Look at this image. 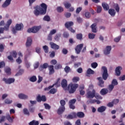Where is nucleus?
Segmentation results:
<instances>
[{
    "label": "nucleus",
    "instance_id": "14",
    "mask_svg": "<svg viewBox=\"0 0 125 125\" xmlns=\"http://www.w3.org/2000/svg\"><path fill=\"white\" fill-rule=\"evenodd\" d=\"M50 45L51 48H52V49H54V50H58V49L60 48V47L59 46V45L56 44L53 42H50Z\"/></svg>",
    "mask_w": 125,
    "mask_h": 125
},
{
    "label": "nucleus",
    "instance_id": "33",
    "mask_svg": "<svg viewBox=\"0 0 125 125\" xmlns=\"http://www.w3.org/2000/svg\"><path fill=\"white\" fill-rule=\"evenodd\" d=\"M76 39L79 40V41H82L83 40V34L79 33L76 35Z\"/></svg>",
    "mask_w": 125,
    "mask_h": 125
},
{
    "label": "nucleus",
    "instance_id": "53",
    "mask_svg": "<svg viewBox=\"0 0 125 125\" xmlns=\"http://www.w3.org/2000/svg\"><path fill=\"white\" fill-rule=\"evenodd\" d=\"M114 87H115V86L112 84L109 85L108 89H109V91H112V90H113V89H114Z\"/></svg>",
    "mask_w": 125,
    "mask_h": 125
},
{
    "label": "nucleus",
    "instance_id": "26",
    "mask_svg": "<svg viewBox=\"0 0 125 125\" xmlns=\"http://www.w3.org/2000/svg\"><path fill=\"white\" fill-rule=\"evenodd\" d=\"M63 4L64 6V7H65L66 9H69V8H70V7L72 6V4H71V3L66 1H64Z\"/></svg>",
    "mask_w": 125,
    "mask_h": 125
},
{
    "label": "nucleus",
    "instance_id": "13",
    "mask_svg": "<svg viewBox=\"0 0 125 125\" xmlns=\"http://www.w3.org/2000/svg\"><path fill=\"white\" fill-rule=\"evenodd\" d=\"M97 80L99 81L98 85L100 86V87H104V81H103L102 77H98L97 78Z\"/></svg>",
    "mask_w": 125,
    "mask_h": 125
},
{
    "label": "nucleus",
    "instance_id": "19",
    "mask_svg": "<svg viewBox=\"0 0 125 125\" xmlns=\"http://www.w3.org/2000/svg\"><path fill=\"white\" fill-rule=\"evenodd\" d=\"M61 85L62 88H66L68 86V82L66 79H62L61 82Z\"/></svg>",
    "mask_w": 125,
    "mask_h": 125
},
{
    "label": "nucleus",
    "instance_id": "25",
    "mask_svg": "<svg viewBox=\"0 0 125 125\" xmlns=\"http://www.w3.org/2000/svg\"><path fill=\"white\" fill-rule=\"evenodd\" d=\"M106 106H101L98 108V112L99 113H103V112H105L106 111Z\"/></svg>",
    "mask_w": 125,
    "mask_h": 125
},
{
    "label": "nucleus",
    "instance_id": "5",
    "mask_svg": "<svg viewBox=\"0 0 125 125\" xmlns=\"http://www.w3.org/2000/svg\"><path fill=\"white\" fill-rule=\"evenodd\" d=\"M24 27V25H23V24L20 23V24H17L15 26V27H13L12 29V31L13 32V34H16L17 33V31H21L22 30V28Z\"/></svg>",
    "mask_w": 125,
    "mask_h": 125
},
{
    "label": "nucleus",
    "instance_id": "9",
    "mask_svg": "<svg viewBox=\"0 0 125 125\" xmlns=\"http://www.w3.org/2000/svg\"><path fill=\"white\" fill-rule=\"evenodd\" d=\"M36 100L37 102L39 103L42 102H42H45V101H46V97L44 95L41 96V95H38L36 98Z\"/></svg>",
    "mask_w": 125,
    "mask_h": 125
},
{
    "label": "nucleus",
    "instance_id": "23",
    "mask_svg": "<svg viewBox=\"0 0 125 125\" xmlns=\"http://www.w3.org/2000/svg\"><path fill=\"white\" fill-rule=\"evenodd\" d=\"M18 96L20 99H22L24 100L25 99H28V96L22 93L19 94Z\"/></svg>",
    "mask_w": 125,
    "mask_h": 125
},
{
    "label": "nucleus",
    "instance_id": "57",
    "mask_svg": "<svg viewBox=\"0 0 125 125\" xmlns=\"http://www.w3.org/2000/svg\"><path fill=\"white\" fill-rule=\"evenodd\" d=\"M4 50V46H3V44H0V52H3Z\"/></svg>",
    "mask_w": 125,
    "mask_h": 125
},
{
    "label": "nucleus",
    "instance_id": "31",
    "mask_svg": "<svg viewBox=\"0 0 125 125\" xmlns=\"http://www.w3.org/2000/svg\"><path fill=\"white\" fill-rule=\"evenodd\" d=\"M29 125H40V123H39V121H36L35 120L32 121L30 122L29 124Z\"/></svg>",
    "mask_w": 125,
    "mask_h": 125
},
{
    "label": "nucleus",
    "instance_id": "43",
    "mask_svg": "<svg viewBox=\"0 0 125 125\" xmlns=\"http://www.w3.org/2000/svg\"><path fill=\"white\" fill-rule=\"evenodd\" d=\"M23 113L24 114V115L30 116V112H29V110H28V109L27 108L23 109Z\"/></svg>",
    "mask_w": 125,
    "mask_h": 125
},
{
    "label": "nucleus",
    "instance_id": "40",
    "mask_svg": "<svg viewBox=\"0 0 125 125\" xmlns=\"http://www.w3.org/2000/svg\"><path fill=\"white\" fill-rule=\"evenodd\" d=\"M64 71L66 74H68L70 71H71V68L69 66H66L64 68Z\"/></svg>",
    "mask_w": 125,
    "mask_h": 125
},
{
    "label": "nucleus",
    "instance_id": "45",
    "mask_svg": "<svg viewBox=\"0 0 125 125\" xmlns=\"http://www.w3.org/2000/svg\"><path fill=\"white\" fill-rule=\"evenodd\" d=\"M91 66L92 68L96 69V68L97 67V66H98V64L97 63V62H93L91 63Z\"/></svg>",
    "mask_w": 125,
    "mask_h": 125
},
{
    "label": "nucleus",
    "instance_id": "41",
    "mask_svg": "<svg viewBox=\"0 0 125 125\" xmlns=\"http://www.w3.org/2000/svg\"><path fill=\"white\" fill-rule=\"evenodd\" d=\"M42 47L45 53H48V46L44 45Z\"/></svg>",
    "mask_w": 125,
    "mask_h": 125
},
{
    "label": "nucleus",
    "instance_id": "17",
    "mask_svg": "<svg viewBox=\"0 0 125 125\" xmlns=\"http://www.w3.org/2000/svg\"><path fill=\"white\" fill-rule=\"evenodd\" d=\"M123 69V67L121 66H118L115 69L116 76H121V70Z\"/></svg>",
    "mask_w": 125,
    "mask_h": 125
},
{
    "label": "nucleus",
    "instance_id": "18",
    "mask_svg": "<svg viewBox=\"0 0 125 125\" xmlns=\"http://www.w3.org/2000/svg\"><path fill=\"white\" fill-rule=\"evenodd\" d=\"M33 41L32 40V38L28 37L27 39V41L26 42V47H29L32 45V42Z\"/></svg>",
    "mask_w": 125,
    "mask_h": 125
},
{
    "label": "nucleus",
    "instance_id": "49",
    "mask_svg": "<svg viewBox=\"0 0 125 125\" xmlns=\"http://www.w3.org/2000/svg\"><path fill=\"white\" fill-rule=\"evenodd\" d=\"M61 68H62V65L61 64H58L55 66V69L56 70H59V69H61Z\"/></svg>",
    "mask_w": 125,
    "mask_h": 125
},
{
    "label": "nucleus",
    "instance_id": "36",
    "mask_svg": "<svg viewBox=\"0 0 125 125\" xmlns=\"http://www.w3.org/2000/svg\"><path fill=\"white\" fill-rule=\"evenodd\" d=\"M44 21H47V22H49L50 21V17L49 16H45L43 18Z\"/></svg>",
    "mask_w": 125,
    "mask_h": 125
},
{
    "label": "nucleus",
    "instance_id": "42",
    "mask_svg": "<svg viewBox=\"0 0 125 125\" xmlns=\"http://www.w3.org/2000/svg\"><path fill=\"white\" fill-rule=\"evenodd\" d=\"M4 103L5 104H11V103H12V100H10L9 99H6L4 101Z\"/></svg>",
    "mask_w": 125,
    "mask_h": 125
},
{
    "label": "nucleus",
    "instance_id": "24",
    "mask_svg": "<svg viewBox=\"0 0 125 125\" xmlns=\"http://www.w3.org/2000/svg\"><path fill=\"white\" fill-rule=\"evenodd\" d=\"M4 71L8 76H10L11 75V69L10 67H6L4 68Z\"/></svg>",
    "mask_w": 125,
    "mask_h": 125
},
{
    "label": "nucleus",
    "instance_id": "8",
    "mask_svg": "<svg viewBox=\"0 0 125 125\" xmlns=\"http://www.w3.org/2000/svg\"><path fill=\"white\" fill-rule=\"evenodd\" d=\"M83 43L77 45L75 48L76 53L80 54L81 51H82V49H83Z\"/></svg>",
    "mask_w": 125,
    "mask_h": 125
},
{
    "label": "nucleus",
    "instance_id": "37",
    "mask_svg": "<svg viewBox=\"0 0 125 125\" xmlns=\"http://www.w3.org/2000/svg\"><path fill=\"white\" fill-rule=\"evenodd\" d=\"M111 84H112V85H114V86L115 85H118V81H117L116 79H113V80L111 82Z\"/></svg>",
    "mask_w": 125,
    "mask_h": 125
},
{
    "label": "nucleus",
    "instance_id": "12",
    "mask_svg": "<svg viewBox=\"0 0 125 125\" xmlns=\"http://www.w3.org/2000/svg\"><path fill=\"white\" fill-rule=\"evenodd\" d=\"M94 97H95V90H93L92 92L89 91L87 92V98H93Z\"/></svg>",
    "mask_w": 125,
    "mask_h": 125
},
{
    "label": "nucleus",
    "instance_id": "50",
    "mask_svg": "<svg viewBox=\"0 0 125 125\" xmlns=\"http://www.w3.org/2000/svg\"><path fill=\"white\" fill-rule=\"evenodd\" d=\"M7 120L9 122V123H13V119H12V118H11L9 115L7 117Z\"/></svg>",
    "mask_w": 125,
    "mask_h": 125
},
{
    "label": "nucleus",
    "instance_id": "35",
    "mask_svg": "<svg viewBox=\"0 0 125 125\" xmlns=\"http://www.w3.org/2000/svg\"><path fill=\"white\" fill-rule=\"evenodd\" d=\"M29 81L30 82H32V83H35V82L37 81V77L36 76H33L31 77H30Z\"/></svg>",
    "mask_w": 125,
    "mask_h": 125
},
{
    "label": "nucleus",
    "instance_id": "47",
    "mask_svg": "<svg viewBox=\"0 0 125 125\" xmlns=\"http://www.w3.org/2000/svg\"><path fill=\"white\" fill-rule=\"evenodd\" d=\"M97 13H100V12L102 11V7H101V6H97Z\"/></svg>",
    "mask_w": 125,
    "mask_h": 125
},
{
    "label": "nucleus",
    "instance_id": "7",
    "mask_svg": "<svg viewBox=\"0 0 125 125\" xmlns=\"http://www.w3.org/2000/svg\"><path fill=\"white\" fill-rule=\"evenodd\" d=\"M42 28L41 26H34L33 27L31 28H29L27 30V33H36L37 32H39L40 31V29Z\"/></svg>",
    "mask_w": 125,
    "mask_h": 125
},
{
    "label": "nucleus",
    "instance_id": "46",
    "mask_svg": "<svg viewBox=\"0 0 125 125\" xmlns=\"http://www.w3.org/2000/svg\"><path fill=\"white\" fill-rule=\"evenodd\" d=\"M57 10L58 12H62V11H64V9L61 6H59L57 8Z\"/></svg>",
    "mask_w": 125,
    "mask_h": 125
},
{
    "label": "nucleus",
    "instance_id": "30",
    "mask_svg": "<svg viewBox=\"0 0 125 125\" xmlns=\"http://www.w3.org/2000/svg\"><path fill=\"white\" fill-rule=\"evenodd\" d=\"M102 6L104 9V10H109V5H108L107 4H106L105 2L102 3Z\"/></svg>",
    "mask_w": 125,
    "mask_h": 125
},
{
    "label": "nucleus",
    "instance_id": "20",
    "mask_svg": "<svg viewBox=\"0 0 125 125\" xmlns=\"http://www.w3.org/2000/svg\"><path fill=\"white\" fill-rule=\"evenodd\" d=\"M10 3H11V0H6L2 5V7L5 8V7H7L8 5H10Z\"/></svg>",
    "mask_w": 125,
    "mask_h": 125
},
{
    "label": "nucleus",
    "instance_id": "51",
    "mask_svg": "<svg viewBox=\"0 0 125 125\" xmlns=\"http://www.w3.org/2000/svg\"><path fill=\"white\" fill-rule=\"evenodd\" d=\"M79 81H80V78L79 77H74L72 79V82H73V83H77Z\"/></svg>",
    "mask_w": 125,
    "mask_h": 125
},
{
    "label": "nucleus",
    "instance_id": "6",
    "mask_svg": "<svg viewBox=\"0 0 125 125\" xmlns=\"http://www.w3.org/2000/svg\"><path fill=\"white\" fill-rule=\"evenodd\" d=\"M102 69L103 70V73L102 74V78L104 81H106L109 77V74H108V69L106 66H103Z\"/></svg>",
    "mask_w": 125,
    "mask_h": 125
},
{
    "label": "nucleus",
    "instance_id": "16",
    "mask_svg": "<svg viewBox=\"0 0 125 125\" xmlns=\"http://www.w3.org/2000/svg\"><path fill=\"white\" fill-rule=\"evenodd\" d=\"M49 70V75H53L55 73V70H54V66L51 65L48 66Z\"/></svg>",
    "mask_w": 125,
    "mask_h": 125
},
{
    "label": "nucleus",
    "instance_id": "3",
    "mask_svg": "<svg viewBox=\"0 0 125 125\" xmlns=\"http://www.w3.org/2000/svg\"><path fill=\"white\" fill-rule=\"evenodd\" d=\"M60 103L61 104V106L57 111L58 115L63 114V112L65 111V105H66V102H65V100H61Z\"/></svg>",
    "mask_w": 125,
    "mask_h": 125
},
{
    "label": "nucleus",
    "instance_id": "63",
    "mask_svg": "<svg viewBox=\"0 0 125 125\" xmlns=\"http://www.w3.org/2000/svg\"><path fill=\"white\" fill-rule=\"evenodd\" d=\"M85 17H86V18H90V13H89V12H86L85 13Z\"/></svg>",
    "mask_w": 125,
    "mask_h": 125
},
{
    "label": "nucleus",
    "instance_id": "48",
    "mask_svg": "<svg viewBox=\"0 0 125 125\" xmlns=\"http://www.w3.org/2000/svg\"><path fill=\"white\" fill-rule=\"evenodd\" d=\"M44 106L45 107V109H46L47 110H50V108H51V106H50V105L48 104H44Z\"/></svg>",
    "mask_w": 125,
    "mask_h": 125
},
{
    "label": "nucleus",
    "instance_id": "56",
    "mask_svg": "<svg viewBox=\"0 0 125 125\" xmlns=\"http://www.w3.org/2000/svg\"><path fill=\"white\" fill-rule=\"evenodd\" d=\"M121 38L122 37L121 36H118V37L114 39V42H120V41H121Z\"/></svg>",
    "mask_w": 125,
    "mask_h": 125
},
{
    "label": "nucleus",
    "instance_id": "1",
    "mask_svg": "<svg viewBox=\"0 0 125 125\" xmlns=\"http://www.w3.org/2000/svg\"><path fill=\"white\" fill-rule=\"evenodd\" d=\"M34 8L35 10L34 11V13L36 16L44 15L46 13V10H47V5L44 3H42L40 6H36Z\"/></svg>",
    "mask_w": 125,
    "mask_h": 125
},
{
    "label": "nucleus",
    "instance_id": "11",
    "mask_svg": "<svg viewBox=\"0 0 125 125\" xmlns=\"http://www.w3.org/2000/svg\"><path fill=\"white\" fill-rule=\"evenodd\" d=\"M111 50H112V46H106L105 49L104 50V55H108L111 53Z\"/></svg>",
    "mask_w": 125,
    "mask_h": 125
},
{
    "label": "nucleus",
    "instance_id": "64",
    "mask_svg": "<svg viewBox=\"0 0 125 125\" xmlns=\"http://www.w3.org/2000/svg\"><path fill=\"white\" fill-rule=\"evenodd\" d=\"M76 125H81L82 123H81V119H78L75 122Z\"/></svg>",
    "mask_w": 125,
    "mask_h": 125
},
{
    "label": "nucleus",
    "instance_id": "61",
    "mask_svg": "<svg viewBox=\"0 0 125 125\" xmlns=\"http://www.w3.org/2000/svg\"><path fill=\"white\" fill-rule=\"evenodd\" d=\"M4 67H5V63L4 62H0V68H3Z\"/></svg>",
    "mask_w": 125,
    "mask_h": 125
},
{
    "label": "nucleus",
    "instance_id": "34",
    "mask_svg": "<svg viewBox=\"0 0 125 125\" xmlns=\"http://www.w3.org/2000/svg\"><path fill=\"white\" fill-rule=\"evenodd\" d=\"M87 75H94V71L91 68H88L87 70Z\"/></svg>",
    "mask_w": 125,
    "mask_h": 125
},
{
    "label": "nucleus",
    "instance_id": "32",
    "mask_svg": "<svg viewBox=\"0 0 125 125\" xmlns=\"http://www.w3.org/2000/svg\"><path fill=\"white\" fill-rule=\"evenodd\" d=\"M60 78H58L57 82L53 84L54 86H56V87H58L60 86Z\"/></svg>",
    "mask_w": 125,
    "mask_h": 125
},
{
    "label": "nucleus",
    "instance_id": "44",
    "mask_svg": "<svg viewBox=\"0 0 125 125\" xmlns=\"http://www.w3.org/2000/svg\"><path fill=\"white\" fill-rule=\"evenodd\" d=\"M11 55L12 56H13V57H14V58H16V57H17V52H16L15 51L12 52L11 53Z\"/></svg>",
    "mask_w": 125,
    "mask_h": 125
},
{
    "label": "nucleus",
    "instance_id": "62",
    "mask_svg": "<svg viewBox=\"0 0 125 125\" xmlns=\"http://www.w3.org/2000/svg\"><path fill=\"white\" fill-rule=\"evenodd\" d=\"M16 62L19 64H21V63H22V60H21V58H20V57H19L16 60Z\"/></svg>",
    "mask_w": 125,
    "mask_h": 125
},
{
    "label": "nucleus",
    "instance_id": "59",
    "mask_svg": "<svg viewBox=\"0 0 125 125\" xmlns=\"http://www.w3.org/2000/svg\"><path fill=\"white\" fill-rule=\"evenodd\" d=\"M76 101L77 100H76V99H73L72 100H70L69 103V104H75V103H76Z\"/></svg>",
    "mask_w": 125,
    "mask_h": 125
},
{
    "label": "nucleus",
    "instance_id": "28",
    "mask_svg": "<svg viewBox=\"0 0 125 125\" xmlns=\"http://www.w3.org/2000/svg\"><path fill=\"white\" fill-rule=\"evenodd\" d=\"M108 13L112 16L114 17L116 15V12L114 9H110L108 10Z\"/></svg>",
    "mask_w": 125,
    "mask_h": 125
},
{
    "label": "nucleus",
    "instance_id": "27",
    "mask_svg": "<svg viewBox=\"0 0 125 125\" xmlns=\"http://www.w3.org/2000/svg\"><path fill=\"white\" fill-rule=\"evenodd\" d=\"M77 117L80 119H82L83 118H84L85 114L83 112H78L77 113Z\"/></svg>",
    "mask_w": 125,
    "mask_h": 125
},
{
    "label": "nucleus",
    "instance_id": "21",
    "mask_svg": "<svg viewBox=\"0 0 125 125\" xmlns=\"http://www.w3.org/2000/svg\"><path fill=\"white\" fill-rule=\"evenodd\" d=\"M49 67V65H48V63H44L42 65H41L39 67V70L40 71H42L43 69H46L47 68H48Z\"/></svg>",
    "mask_w": 125,
    "mask_h": 125
},
{
    "label": "nucleus",
    "instance_id": "2",
    "mask_svg": "<svg viewBox=\"0 0 125 125\" xmlns=\"http://www.w3.org/2000/svg\"><path fill=\"white\" fill-rule=\"evenodd\" d=\"M79 87V84L77 83H71L69 84L67 86V90L70 94L75 93L77 88Z\"/></svg>",
    "mask_w": 125,
    "mask_h": 125
},
{
    "label": "nucleus",
    "instance_id": "52",
    "mask_svg": "<svg viewBox=\"0 0 125 125\" xmlns=\"http://www.w3.org/2000/svg\"><path fill=\"white\" fill-rule=\"evenodd\" d=\"M107 106L109 108H113V107H114V104L113 103V102L108 103L107 104Z\"/></svg>",
    "mask_w": 125,
    "mask_h": 125
},
{
    "label": "nucleus",
    "instance_id": "54",
    "mask_svg": "<svg viewBox=\"0 0 125 125\" xmlns=\"http://www.w3.org/2000/svg\"><path fill=\"white\" fill-rule=\"evenodd\" d=\"M116 11H117V12L119 13L120 12V7H119V4H117L115 7H114Z\"/></svg>",
    "mask_w": 125,
    "mask_h": 125
},
{
    "label": "nucleus",
    "instance_id": "4",
    "mask_svg": "<svg viewBox=\"0 0 125 125\" xmlns=\"http://www.w3.org/2000/svg\"><path fill=\"white\" fill-rule=\"evenodd\" d=\"M74 25V22L73 21H67L65 23V27H66L69 31H70L71 33H75L76 31L73 29L72 26Z\"/></svg>",
    "mask_w": 125,
    "mask_h": 125
},
{
    "label": "nucleus",
    "instance_id": "29",
    "mask_svg": "<svg viewBox=\"0 0 125 125\" xmlns=\"http://www.w3.org/2000/svg\"><path fill=\"white\" fill-rule=\"evenodd\" d=\"M109 92V91H108V89L106 88H103L100 91V94L102 95H105V94H107Z\"/></svg>",
    "mask_w": 125,
    "mask_h": 125
},
{
    "label": "nucleus",
    "instance_id": "10",
    "mask_svg": "<svg viewBox=\"0 0 125 125\" xmlns=\"http://www.w3.org/2000/svg\"><path fill=\"white\" fill-rule=\"evenodd\" d=\"M3 82H4L5 83H6L7 84H11V83H14L15 82V79L14 78H9L6 79L5 78H4L2 79Z\"/></svg>",
    "mask_w": 125,
    "mask_h": 125
},
{
    "label": "nucleus",
    "instance_id": "22",
    "mask_svg": "<svg viewBox=\"0 0 125 125\" xmlns=\"http://www.w3.org/2000/svg\"><path fill=\"white\" fill-rule=\"evenodd\" d=\"M12 23V20L11 19L8 20L7 22V24L5 26V31H8V30H9V27L10 25H11Z\"/></svg>",
    "mask_w": 125,
    "mask_h": 125
},
{
    "label": "nucleus",
    "instance_id": "55",
    "mask_svg": "<svg viewBox=\"0 0 125 125\" xmlns=\"http://www.w3.org/2000/svg\"><path fill=\"white\" fill-rule=\"evenodd\" d=\"M119 101H120L118 99H114L112 101V103L113 104H115V105H117V104H118V103H119Z\"/></svg>",
    "mask_w": 125,
    "mask_h": 125
},
{
    "label": "nucleus",
    "instance_id": "39",
    "mask_svg": "<svg viewBox=\"0 0 125 125\" xmlns=\"http://www.w3.org/2000/svg\"><path fill=\"white\" fill-rule=\"evenodd\" d=\"M88 38L90 40H93V39H94V38H95V34H94L93 33H89L88 34Z\"/></svg>",
    "mask_w": 125,
    "mask_h": 125
},
{
    "label": "nucleus",
    "instance_id": "60",
    "mask_svg": "<svg viewBox=\"0 0 125 125\" xmlns=\"http://www.w3.org/2000/svg\"><path fill=\"white\" fill-rule=\"evenodd\" d=\"M24 73V70L23 69H20L19 70V73H18L16 74V76H19L20 75H22Z\"/></svg>",
    "mask_w": 125,
    "mask_h": 125
},
{
    "label": "nucleus",
    "instance_id": "58",
    "mask_svg": "<svg viewBox=\"0 0 125 125\" xmlns=\"http://www.w3.org/2000/svg\"><path fill=\"white\" fill-rule=\"evenodd\" d=\"M82 10H83V7H79L77 8L76 9V13L77 14H79V13H80V12L82 11Z\"/></svg>",
    "mask_w": 125,
    "mask_h": 125
},
{
    "label": "nucleus",
    "instance_id": "38",
    "mask_svg": "<svg viewBox=\"0 0 125 125\" xmlns=\"http://www.w3.org/2000/svg\"><path fill=\"white\" fill-rule=\"evenodd\" d=\"M50 93H51V94H55V93H56V92H57V89L53 88L50 89V90L49 91Z\"/></svg>",
    "mask_w": 125,
    "mask_h": 125
},
{
    "label": "nucleus",
    "instance_id": "15",
    "mask_svg": "<svg viewBox=\"0 0 125 125\" xmlns=\"http://www.w3.org/2000/svg\"><path fill=\"white\" fill-rule=\"evenodd\" d=\"M90 28L93 33H97V23H93L91 25Z\"/></svg>",
    "mask_w": 125,
    "mask_h": 125
}]
</instances>
